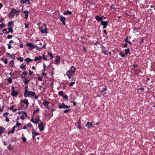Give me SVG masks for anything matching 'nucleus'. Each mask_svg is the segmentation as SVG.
<instances>
[{
	"instance_id": "f257e3e1",
	"label": "nucleus",
	"mask_w": 155,
	"mask_h": 155,
	"mask_svg": "<svg viewBox=\"0 0 155 155\" xmlns=\"http://www.w3.org/2000/svg\"><path fill=\"white\" fill-rule=\"evenodd\" d=\"M20 12V10H16L15 8H13L11 12L8 14V16L10 18H12L14 16L15 14L16 13V12H18V14H16V15L18 16L19 15Z\"/></svg>"
},
{
	"instance_id": "f03ea898",
	"label": "nucleus",
	"mask_w": 155,
	"mask_h": 155,
	"mask_svg": "<svg viewBox=\"0 0 155 155\" xmlns=\"http://www.w3.org/2000/svg\"><path fill=\"white\" fill-rule=\"evenodd\" d=\"M75 71V68L74 66H72L71 68L66 73V74L68 76V77L69 78H71V77L74 75V74H72L69 75L68 73L70 72H71V73H74Z\"/></svg>"
},
{
	"instance_id": "7ed1b4c3",
	"label": "nucleus",
	"mask_w": 155,
	"mask_h": 155,
	"mask_svg": "<svg viewBox=\"0 0 155 155\" xmlns=\"http://www.w3.org/2000/svg\"><path fill=\"white\" fill-rule=\"evenodd\" d=\"M42 45V43L41 42H39L37 43L35 45V47L36 48L37 50H40L42 48H45L46 44L45 43H44V45H43V46L42 47L41 46Z\"/></svg>"
},
{
	"instance_id": "20e7f679",
	"label": "nucleus",
	"mask_w": 155,
	"mask_h": 155,
	"mask_svg": "<svg viewBox=\"0 0 155 155\" xmlns=\"http://www.w3.org/2000/svg\"><path fill=\"white\" fill-rule=\"evenodd\" d=\"M18 93L17 91H15V87L12 86V88L11 95L13 96H15L18 94Z\"/></svg>"
},
{
	"instance_id": "39448f33",
	"label": "nucleus",
	"mask_w": 155,
	"mask_h": 155,
	"mask_svg": "<svg viewBox=\"0 0 155 155\" xmlns=\"http://www.w3.org/2000/svg\"><path fill=\"white\" fill-rule=\"evenodd\" d=\"M26 46L27 47H29V49L30 50H31L35 47V46H34L33 44L30 43H27L26 45Z\"/></svg>"
},
{
	"instance_id": "423d86ee",
	"label": "nucleus",
	"mask_w": 155,
	"mask_h": 155,
	"mask_svg": "<svg viewBox=\"0 0 155 155\" xmlns=\"http://www.w3.org/2000/svg\"><path fill=\"white\" fill-rule=\"evenodd\" d=\"M109 22L108 21H101V24L103 26V28L104 29L106 28Z\"/></svg>"
},
{
	"instance_id": "0eeeda50",
	"label": "nucleus",
	"mask_w": 155,
	"mask_h": 155,
	"mask_svg": "<svg viewBox=\"0 0 155 155\" xmlns=\"http://www.w3.org/2000/svg\"><path fill=\"white\" fill-rule=\"evenodd\" d=\"M58 107L60 108H68L70 107V106H68L66 105H65L64 103H62L61 104H60L58 106Z\"/></svg>"
},
{
	"instance_id": "6e6552de",
	"label": "nucleus",
	"mask_w": 155,
	"mask_h": 155,
	"mask_svg": "<svg viewBox=\"0 0 155 155\" xmlns=\"http://www.w3.org/2000/svg\"><path fill=\"white\" fill-rule=\"evenodd\" d=\"M38 127L39 128L40 130L41 131H42L44 129L43 122H41L39 124Z\"/></svg>"
},
{
	"instance_id": "1a4fd4ad",
	"label": "nucleus",
	"mask_w": 155,
	"mask_h": 155,
	"mask_svg": "<svg viewBox=\"0 0 155 155\" xmlns=\"http://www.w3.org/2000/svg\"><path fill=\"white\" fill-rule=\"evenodd\" d=\"M61 17L60 18V20L61 22L63 23V25H65L66 24L65 21L66 20V18H65L63 17L62 16H60Z\"/></svg>"
},
{
	"instance_id": "9d476101",
	"label": "nucleus",
	"mask_w": 155,
	"mask_h": 155,
	"mask_svg": "<svg viewBox=\"0 0 155 155\" xmlns=\"http://www.w3.org/2000/svg\"><path fill=\"white\" fill-rule=\"evenodd\" d=\"M21 102L22 105H23V103H24L26 105V107L28 106V105L29 104L28 101L26 99H25L24 100H21Z\"/></svg>"
},
{
	"instance_id": "9b49d317",
	"label": "nucleus",
	"mask_w": 155,
	"mask_h": 155,
	"mask_svg": "<svg viewBox=\"0 0 155 155\" xmlns=\"http://www.w3.org/2000/svg\"><path fill=\"white\" fill-rule=\"evenodd\" d=\"M106 89L107 88L106 87H104L102 89L101 91V93L104 96L106 94Z\"/></svg>"
},
{
	"instance_id": "f8f14e48",
	"label": "nucleus",
	"mask_w": 155,
	"mask_h": 155,
	"mask_svg": "<svg viewBox=\"0 0 155 155\" xmlns=\"http://www.w3.org/2000/svg\"><path fill=\"white\" fill-rule=\"evenodd\" d=\"M95 19H96L98 21H102V20H103L102 18L101 17H100L98 15H97L95 17Z\"/></svg>"
},
{
	"instance_id": "ddd939ff",
	"label": "nucleus",
	"mask_w": 155,
	"mask_h": 155,
	"mask_svg": "<svg viewBox=\"0 0 155 155\" xmlns=\"http://www.w3.org/2000/svg\"><path fill=\"white\" fill-rule=\"evenodd\" d=\"M72 13V12H71L69 11V10H68L66 11H65L64 12L63 14L64 15H71Z\"/></svg>"
},
{
	"instance_id": "4468645a",
	"label": "nucleus",
	"mask_w": 155,
	"mask_h": 155,
	"mask_svg": "<svg viewBox=\"0 0 155 155\" xmlns=\"http://www.w3.org/2000/svg\"><path fill=\"white\" fill-rule=\"evenodd\" d=\"M48 29L46 27L44 30H43L42 29H41L40 30V31L42 33H47L48 32L47 31Z\"/></svg>"
},
{
	"instance_id": "2eb2a0df",
	"label": "nucleus",
	"mask_w": 155,
	"mask_h": 155,
	"mask_svg": "<svg viewBox=\"0 0 155 155\" xmlns=\"http://www.w3.org/2000/svg\"><path fill=\"white\" fill-rule=\"evenodd\" d=\"M28 95H31V96H34L35 94V92H32V91H28Z\"/></svg>"
},
{
	"instance_id": "dca6fc26",
	"label": "nucleus",
	"mask_w": 155,
	"mask_h": 155,
	"mask_svg": "<svg viewBox=\"0 0 155 155\" xmlns=\"http://www.w3.org/2000/svg\"><path fill=\"white\" fill-rule=\"evenodd\" d=\"M92 125V124L90 122H87L86 124V126L88 128H89L91 127Z\"/></svg>"
},
{
	"instance_id": "f3484780",
	"label": "nucleus",
	"mask_w": 155,
	"mask_h": 155,
	"mask_svg": "<svg viewBox=\"0 0 155 155\" xmlns=\"http://www.w3.org/2000/svg\"><path fill=\"white\" fill-rule=\"evenodd\" d=\"M42 58V57L41 56H39L38 57H36L35 58V61H37L38 60H41Z\"/></svg>"
},
{
	"instance_id": "a211bd4d",
	"label": "nucleus",
	"mask_w": 155,
	"mask_h": 155,
	"mask_svg": "<svg viewBox=\"0 0 155 155\" xmlns=\"http://www.w3.org/2000/svg\"><path fill=\"white\" fill-rule=\"evenodd\" d=\"M5 130V128L3 127H0V135Z\"/></svg>"
},
{
	"instance_id": "6ab92c4d",
	"label": "nucleus",
	"mask_w": 155,
	"mask_h": 155,
	"mask_svg": "<svg viewBox=\"0 0 155 155\" xmlns=\"http://www.w3.org/2000/svg\"><path fill=\"white\" fill-rule=\"evenodd\" d=\"M33 61V60L30 59L29 58H28L25 59V61L28 63H29Z\"/></svg>"
},
{
	"instance_id": "aec40b11",
	"label": "nucleus",
	"mask_w": 155,
	"mask_h": 155,
	"mask_svg": "<svg viewBox=\"0 0 155 155\" xmlns=\"http://www.w3.org/2000/svg\"><path fill=\"white\" fill-rule=\"evenodd\" d=\"M49 104V102L47 101H45L43 102V105L45 106H46L47 105H48Z\"/></svg>"
},
{
	"instance_id": "412c9836",
	"label": "nucleus",
	"mask_w": 155,
	"mask_h": 155,
	"mask_svg": "<svg viewBox=\"0 0 155 155\" xmlns=\"http://www.w3.org/2000/svg\"><path fill=\"white\" fill-rule=\"evenodd\" d=\"M102 52L105 55H107L108 54L107 53V51L105 49V48H103L102 49Z\"/></svg>"
},
{
	"instance_id": "4be33fe9",
	"label": "nucleus",
	"mask_w": 155,
	"mask_h": 155,
	"mask_svg": "<svg viewBox=\"0 0 155 155\" xmlns=\"http://www.w3.org/2000/svg\"><path fill=\"white\" fill-rule=\"evenodd\" d=\"M125 55H127L128 53H129L130 52V50H129V48H127V49H126L125 50Z\"/></svg>"
},
{
	"instance_id": "5701e85b",
	"label": "nucleus",
	"mask_w": 155,
	"mask_h": 155,
	"mask_svg": "<svg viewBox=\"0 0 155 155\" xmlns=\"http://www.w3.org/2000/svg\"><path fill=\"white\" fill-rule=\"evenodd\" d=\"M29 93L28 91H27V90H26V91L24 93V96L25 97H27Z\"/></svg>"
},
{
	"instance_id": "b1692460",
	"label": "nucleus",
	"mask_w": 155,
	"mask_h": 155,
	"mask_svg": "<svg viewBox=\"0 0 155 155\" xmlns=\"http://www.w3.org/2000/svg\"><path fill=\"white\" fill-rule=\"evenodd\" d=\"M14 64V61L13 60H12L11 61L10 63V66L12 67L13 66Z\"/></svg>"
},
{
	"instance_id": "393cba45",
	"label": "nucleus",
	"mask_w": 155,
	"mask_h": 155,
	"mask_svg": "<svg viewBox=\"0 0 155 155\" xmlns=\"http://www.w3.org/2000/svg\"><path fill=\"white\" fill-rule=\"evenodd\" d=\"M13 21H11L9 22L8 23V27H12L11 26L12 25H13Z\"/></svg>"
},
{
	"instance_id": "a878e982",
	"label": "nucleus",
	"mask_w": 155,
	"mask_h": 155,
	"mask_svg": "<svg viewBox=\"0 0 155 155\" xmlns=\"http://www.w3.org/2000/svg\"><path fill=\"white\" fill-rule=\"evenodd\" d=\"M1 60H3L5 64H6L8 63V60L6 59H4L3 58H1Z\"/></svg>"
},
{
	"instance_id": "bb28decb",
	"label": "nucleus",
	"mask_w": 155,
	"mask_h": 155,
	"mask_svg": "<svg viewBox=\"0 0 155 155\" xmlns=\"http://www.w3.org/2000/svg\"><path fill=\"white\" fill-rule=\"evenodd\" d=\"M8 31H10V32H11V33H12L13 31V30H12V27H9L8 28Z\"/></svg>"
},
{
	"instance_id": "cd10ccee",
	"label": "nucleus",
	"mask_w": 155,
	"mask_h": 155,
	"mask_svg": "<svg viewBox=\"0 0 155 155\" xmlns=\"http://www.w3.org/2000/svg\"><path fill=\"white\" fill-rule=\"evenodd\" d=\"M26 65L25 64V65H21L20 67V68H21L22 69H25V68H26Z\"/></svg>"
},
{
	"instance_id": "c85d7f7f",
	"label": "nucleus",
	"mask_w": 155,
	"mask_h": 155,
	"mask_svg": "<svg viewBox=\"0 0 155 155\" xmlns=\"http://www.w3.org/2000/svg\"><path fill=\"white\" fill-rule=\"evenodd\" d=\"M119 55H121L122 57H125V54H124L123 52H121L120 53Z\"/></svg>"
},
{
	"instance_id": "c756f323",
	"label": "nucleus",
	"mask_w": 155,
	"mask_h": 155,
	"mask_svg": "<svg viewBox=\"0 0 155 155\" xmlns=\"http://www.w3.org/2000/svg\"><path fill=\"white\" fill-rule=\"evenodd\" d=\"M48 54L51 57V58H53V55L51 53L48 52Z\"/></svg>"
},
{
	"instance_id": "7c9ffc66",
	"label": "nucleus",
	"mask_w": 155,
	"mask_h": 155,
	"mask_svg": "<svg viewBox=\"0 0 155 155\" xmlns=\"http://www.w3.org/2000/svg\"><path fill=\"white\" fill-rule=\"evenodd\" d=\"M63 92L62 91H59L58 92V95L60 96H63Z\"/></svg>"
},
{
	"instance_id": "2f4dec72",
	"label": "nucleus",
	"mask_w": 155,
	"mask_h": 155,
	"mask_svg": "<svg viewBox=\"0 0 155 155\" xmlns=\"http://www.w3.org/2000/svg\"><path fill=\"white\" fill-rule=\"evenodd\" d=\"M32 134L33 135H34L35 136L38 135H39V134L36 131L34 132V133H33Z\"/></svg>"
},
{
	"instance_id": "473e14b6",
	"label": "nucleus",
	"mask_w": 155,
	"mask_h": 155,
	"mask_svg": "<svg viewBox=\"0 0 155 155\" xmlns=\"http://www.w3.org/2000/svg\"><path fill=\"white\" fill-rule=\"evenodd\" d=\"M63 97L64 99L66 100H67L68 99V96L67 95H65L64 96H63Z\"/></svg>"
},
{
	"instance_id": "72a5a7b5",
	"label": "nucleus",
	"mask_w": 155,
	"mask_h": 155,
	"mask_svg": "<svg viewBox=\"0 0 155 155\" xmlns=\"http://www.w3.org/2000/svg\"><path fill=\"white\" fill-rule=\"evenodd\" d=\"M8 81L9 83H11L12 82V79L11 78H9L8 79Z\"/></svg>"
},
{
	"instance_id": "f704fd0d",
	"label": "nucleus",
	"mask_w": 155,
	"mask_h": 155,
	"mask_svg": "<svg viewBox=\"0 0 155 155\" xmlns=\"http://www.w3.org/2000/svg\"><path fill=\"white\" fill-rule=\"evenodd\" d=\"M23 58L21 57H19L18 58V60H20L21 62L23 61Z\"/></svg>"
},
{
	"instance_id": "c9c22d12",
	"label": "nucleus",
	"mask_w": 155,
	"mask_h": 155,
	"mask_svg": "<svg viewBox=\"0 0 155 155\" xmlns=\"http://www.w3.org/2000/svg\"><path fill=\"white\" fill-rule=\"evenodd\" d=\"M22 140L23 142H26L27 140H26V138L25 137H23L22 138Z\"/></svg>"
},
{
	"instance_id": "e433bc0d",
	"label": "nucleus",
	"mask_w": 155,
	"mask_h": 155,
	"mask_svg": "<svg viewBox=\"0 0 155 155\" xmlns=\"http://www.w3.org/2000/svg\"><path fill=\"white\" fill-rule=\"evenodd\" d=\"M5 26V25L4 23H2L0 25V26L1 28L4 27Z\"/></svg>"
},
{
	"instance_id": "4c0bfd02",
	"label": "nucleus",
	"mask_w": 155,
	"mask_h": 155,
	"mask_svg": "<svg viewBox=\"0 0 155 155\" xmlns=\"http://www.w3.org/2000/svg\"><path fill=\"white\" fill-rule=\"evenodd\" d=\"M24 82L25 84H28V83L26 79L25 78L24 80Z\"/></svg>"
},
{
	"instance_id": "58836bf2",
	"label": "nucleus",
	"mask_w": 155,
	"mask_h": 155,
	"mask_svg": "<svg viewBox=\"0 0 155 155\" xmlns=\"http://www.w3.org/2000/svg\"><path fill=\"white\" fill-rule=\"evenodd\" d=\"M35 121H37L39 123V121H41V120L39 117H37L36 119V120Z\"/></svg>"
},
{
	"instance_id": "ea45409f",
	"label": "nucleus",
	"mask_w": 155,
	"mask_h": 155,
	"mask_svg": "<svg viewBox=\"0 0 155 155\" xmlns=\"http://www.w3.org/2000/svg\"><path fill=\"white\" fill-rule=\"evenodd\" d=\"M8 45V49H11L12 48V46L11 45H10L9 44H8V45Z\"/></svg>"
},
{
	"instance_id": "a19ab883",
	"label": "nucleus",
	"mask_w": 155,
	"mask_h": 155,
	"mask_svg": "<svg viewBox=\"0 0 155 155\" xmlns=\"http://www.w3.org/2000/svg\"><path fill=\"white\" fill-rule=\"evenodd\" d=\"M110 7L111 8L113 9H116L114 7V4L112 5H111L110 6Z\"/></svg>"
},
{
	"instance_id": "79ce46f5",
	"label": "nucleus",
	"mask_w": 155,
	"mask_h": 155,
	"mask_svg": "<svg viewBox=\"0 0 155 155\" xmlns=\"http://www.w3.org/2000/svg\"><path fill=\"white\" fill-rule=\"evenodd\" d=\"M57 57H58V58L55 60V61L56 62H60L59 57L58 56H57Z\"/></svg>"
},
{
	"instance_id": "37998d69",
	"label": "nucleus",
	"mask_w": 155,
	"mask_h": 155,
	"mask_svg": "<svg viewBox=\"0 0 155 155\" xmlns=\"http://www.w3.org/2000/svg\"><path fill=\"white\" fill-rule=\"evenodd\" d=\"M21 123L17 122L16 124V126L17 127H19L21 125Z\"/></svg>"
},
{
	"instance_id": "c03bdc74",
	"label": "nucleus",
	"mask_w": 155,
	"mask_h": 155,
	"mask_svg": "<svg viewBox=\"0 0 155 155\" xmlns=\"http://www.w3.org/2000/svg\"><path fill=\"white\" fill-rule=\"evenodd\" d=\"M6 117L5 120L7 122H8L9 121V118L7 117V116H5Z\"/></svg>"
},
{
	"instance_id": "a18cd8bd",
	"label": "nucleus",
	"mask_w": 155,
	"mask_h": 155,
	"mask_svg": "<svg viewBox=\"0 0 155 155\" xmlns=\"http://www.w3.org/2000/svg\"><path fill=\"white\" fill-rule=\"evenodd\" d=\"M14 108V105H13L12 106L10 107H8V109H10L11 110H13Z\"/></svg>"
},
{
	"instance_id": "49530a36",
	"label": "nucleus",
	"mask_w": 155,
	"mask_h": 155,
	"mask_svg": "<svg viewBox=\"0 0 155 155\" xmlns=\"http://www.w3.org/2000/svg\"><path fill=\"white\" fill-rule=\"evenodd\" d=\"M75 82H72L70 83V86H72L74 84H75Z\"/></svg>"
},
{
	"instance_id": "de8ad7c7",
	"label": "nucleus",
	"mask_w": 155,
	"mask_h": 155,
	"mask_svg": "<svg viewBox=\"0 0 155 155\" xmlns=\"http://www.w3.org/2000/svg\"><path fill=\"white\" fill-rule=\"evenodd\" d=\"M26 0H21L20 1V2L21 3L24 4L26 2Z\"/></svg>"
},
{
	"instance_id": "09e8293b",
	"label": "nucleus",
	"mask_w": 155,
	"mask_h": 155,
	"mask_svg": "<svg viewBox=\"0 0 155 155\" xmlns=\"http://www.w3.org/2000/svg\"><path fill=\"white\" fill-rule=\"evenodd\" d=\"M7 31V29H3V30L2 31L4 33H6Z\"/></svg>"
},
{
	"instance_id": "8fccbe9b",
	"label": "nucleus",
	"mask_w": 155,
	"mask_h": 155,
	"mask_svg": "<svg viewBox=\"0 0 155 155\" xmlns=\"http://www.w3.org/2000/svg\"><path fill=\"white\" fill-rule=\"evenodd\" d=\"M28 11H27L26 10H25L23 12L24 13L25 15H26V14H28Z\"/></svg>"
},
{
	"instance_id": "3c124183",
	"label": "nucleus",
	"mask_w": 155,
	"mask_h": 155,
	"mask_svg": "<svg viewBox=\"0 0 155 155\" xmlns=\"http://www.w3.org/2000/svg\"><path fill=\"white\" fill-rule=\"evenodd\" d=\"M39 110V109H37V110H35L33 112V113L34 114L35 113H37L38 112Z\"/></svg>"
},
{
	"instance_id": "603ef678",
	"label": "nucleus",
	"mask_w": 155,
	"mask_h": 155,
	"mask_svg": "<svg viewBox=\"0 0 155 155\" xmlns=\"http://www.w3.org/2000/svg\"><path fill=\"white\" fill-rule=\"evenodd\" d=\"M29 23H28V24H25V28H28V26H29Z\"/></svg>"
},
{
	"instance_id": "864d4df0",
	"label": "nucleus",
	"mask_w": 155,
	"mask_h": 155,
	"mask_svg": "<svg viewBox=\"0 0 155 155\" xmlns=\"http://www.w3.org/2000/svg\"><path fill=\"white\" fill-rule=\"evenodd\" d=\"M128 45V44L127 43H125L124 45L122 47L123 48H125L127 47V46Z\"/></svg>"
},
{
	"instance_id": "5fc2aeb1",
	"label": "nucleus",
	"mask_w": 155,
	"mask_h": 155,
	"mask_svg": "<svg viewBox=\"0 0 155 155\" xmlns=\"http://www.w3.org/2000/svg\"><path fill=\"white\" fill-rule=\"evenodd\" d=\"M71 110V109H66V110H64V113H67L68 112V111H69V110Z\"/></svg>"
},
{
	"instance_id": "6e6d98bb",
	"label": "nucleus",
	"mask_w": 155,
	"mask_h": 155,
	"mask_svg": "<svg viewBox=\"0 0 155 155\" xmlns=\"http://www.w3.org/2000/svg\"><path fill=\"white\" fill-rule=\"evenodd\" d=\"M12 35H8L7 37V38H12Z\"/></svg>"
},
{
	"instance_id": "4d7b16f0",
	"label": "nucleus",
	"mask_w": 155,
	"mask_h": 155,
	"mask_svg": "<svg viewBox=\"0 0 155 155\" xmlns=\"http://www.w3.org/2000/svg\"><path fill=\"white\" fill-rule=\"evenodd\" d=\"M26 2H25L26 4H29L30 2L29 0H26L25 1Z\"/></svg>"
},
{
	"instance_id": "13d9d810",
	"label": "nucleus",
	"mask_w": 155,
	"mask_h": 155,
	"mask_svg": "<svg viewBox=\"0 0 155 155\" xmlns=\"http://www.w3.org/2000/svg\"><path fill=\"white\" fill-rule=\"evenodd\" d=\"M43 78V77H38V79L39 81H42V78Z\"/></svg>"
},
{
	"instance_id": "bf43d9fd",
	"label": "nucleus",
	"mask_w": 155,
	"mask_h": 155,
	"mask_svg": "<svg viewBox=\"0 0 155 155\" xmlns=\"http://www.w3.org/2000/svg\"><path fill=\"white\" fill-rule=\"evenodd\" d=\"M32 125L31 124L29 123L27 125V127H30Z\"/></svg>"
},
{
	"instance_id": "052dcab7",
	"label": "nucleus",
	"mask_w": 155,
	"mask_h": 155,
	"mask_svg": "<svg viewBox=\"0 0 155 155\" xmlns=\"http://www.w3.org/2000/svg\"><path fill=\"white\" fill-rule=\"evenodd\" d=\"M33 74V72L32 71H29V75H32Z\"/></svg>"
},
{
	"instance_id": "680f3d73",
	"label": "nucleus",
	"mask_w": 155,
	"mask_h": 155,
	"mask_svg": "<svg viewBox=\"0 0 155 155\" xmlns=\"http://www.w3.org/2000/svg\"><path fill=\"white\" fill-rule=\"evenodd\" d=\"M43 57H42V58H43V59L45 60H47V59L45 57H44L45 56V55L43 54Z\"/></svg>"
},
{
	"instance_id": "e2e57ef3",
	"label": "nucleus",
	"mask_w": 155,
	"mask_h": 155,
	"mask_svg": "<svg viewBox=\"0 0 155 155\" xmlns=\"http://www.w3.org/2000/svg\"><path fill=\"white\" fill-rule=\"evenodd\" d=\"M11 57L13 59H15V56L14 55H11Z\"/></svg>"
},
{
	"instance_id": "0e129e2a",
	"label": "nucleus",
	"mask_w": 155,
	"mask_h": 155,
	"mask_svg": "<svg viewBox=\"0 0 155 155\" xmlns=\"http://www.w3.org/2000/svg\"><path fill=\"white\" fill-rule=\"evenodd\" d=\"M103 33L104 34H105L106 35H107V31H106V30H104Z\"/></svg>"
},
{
	"instance_id": "69168bd1",
	"label": "nucleus",
	"mask_w": 155,
	"mask_h": 155,
	"mask_svg": "<svg viewBox=\"0 0 155 155\" xmlns=\"http://www.w3.org/2000/svg\"><path fill=\"white\" fill-rule=\"evenodd\" d=\"M124 41L127 43L129 41L128 40V37L124 39Z\"/></svg>"
},
{
	"instance_id": "338daca9",
	"label": "nucleus",
	"mask_w": 155,
	"mask_h": 155,
	"mask_svg": "<svg viewBox=\"0 0 155 155\" xmlns=\"http://www.w3.org/2000/svg\"><path fill=\"white\" fill-rule=\"evenodd\" d=\"M8 114H9V113H8V112H6V113H4L3 114V116H5V115H7Z\"/></svg>"
},
{
	"instance_id": "774afa93",
	"label": "nucleus",
	"mask_w": 155,
	"mask_h": 155,
	"mask_svg": "<svg viewBox=\"0 0 155 155\" xmlns=\"http://www.w3.org/2000/svg\"><path fill=\"white\" fill-rule=\"evenodd\" d=\"M28 14H26V15H25V18L26 19H27L28 18Z\"/></svg>"
}]
</instances>
